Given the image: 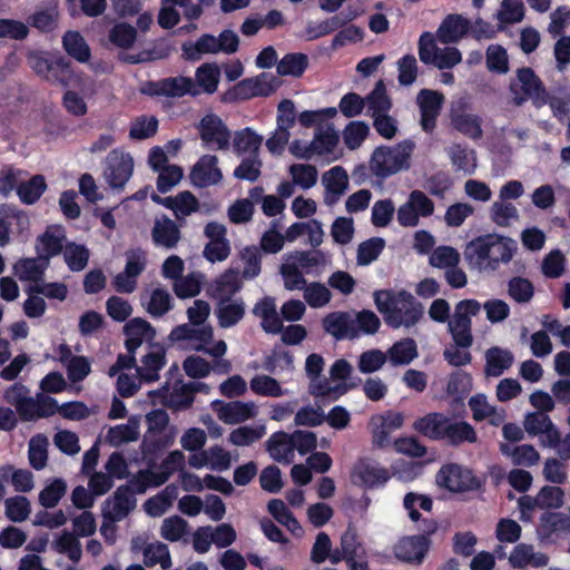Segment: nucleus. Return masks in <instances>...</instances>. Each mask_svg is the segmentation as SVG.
Returning a JSON list of instances; mask_svg holds the SVG:
<instances>
[{
  "label": "nucleus",
  "mask_w": 570,
  "mask_h": 570,
  "mask_svg": "<svg viewBox=\"0 0 570 570\" xmlns=\"http://www.w3.org/2000/svg\"><path fill=\"white\" fill-rule=\"evenodd\" d=\"M412 140H403L394 146L376 147L368 163H361L352 170L355 185L370 183L371 186H381L389 177L407 170L411 167V157L414 150Z\"/></svg>",
  "instance_id": "obj_1"
},
{
  "label": "nucleus",
  "mask_w": 570,
  "mask_h": 570,
  "mask_svg": "<svg viewBox=\"0 0 570 570\" xmlns=\"http://www.w3.org/2000/svg\"><path fill=\"white\" fill-rule=\"evenodd\" d=\"M413 428L430 440L445 441L452 446L478 441L476 431L469 422L453 420L440 412H432L417 419Z\"/></svg>",
  "instance_id": "obj_2"
},
{
  "label": "nucleus",
  "mask_w": 570,
  "mask_h": 570,
  "mask_svg": "<svg viewBox=\"0 0 570 570\" xmlns=\"http://www.w3.org/2000/svg\"><path fill=\"white\" fill-rule=\"evenodd\" d=\"M374 303L384 322L392 328L414 326L424 313L423 305L406 291H401L397 295L389 289L376 291Z\"/></svg>",
  "instance_id": "obj_3"
},
{
  "label": "nucleus",
  "mask_w": 570,
  "mask_h": 570,
  "mask_svg": "<svg viewBox=\"0 0 570 570\" xmlns=\"http://www.w3.org/2000/svg\"><path fill=\"white\" fill-rule=\"evenodd\" d=\"M509 91L517 107L530 100L535 108H541L549 101V92L543 81L531 67L517 69L515 77L510 80Z\"/></svg>",
  "instance_id": "obj_4"
},
{
  "label": "nucleus",
  "mask_w": 570,
  "mask_h": 570,
  "mask_svg": "<svg viewBox=\"0 0 570 570\" xmlns=\"http://www.w3.org/2000/svg\"><path fill=\"white\" fill-rule=\"evenodd\" d=\"M436 482L454 493L476 491L482 487L481 480L470 469L456 463L443 465L436 474Z\"/></svg>",
  "instance_id": "obj_5"
},
{
  "label": "nucleus",
  "mask_w": 570,
  "mask_h": 570,
  "mask_svg": "<svg viewBox=\"0 0 570 570\" xmlns=\"http://www.w3.org/2000/svg\"><path fill=\"white\" fill-rule=\"evenodd\" d=\"M134 171V159L130 154L112 149L107 158L104 177L112 189H124Z\"/></svg>",
  "instance_id": "obj_6"
},
{
  "label": "nucleus",
  "mask_w": 570,
  "mask_h": 570,
  "mask_svg": "<svg viewBox=\"0 0 570 570\" xmlns=\"http://www.w3.org/2000/svg\"><path fill=\"white\" fill-rule=\"evenodd\" d=\"M199 137L209 148L226 150L230 145V130L216 114L204 116L198 125Z\"/></svg>",
  "instance_id": "obj_7"
},
{
  "label": "nucleus",
  "mask_w": 570,
  "mask_h": 570,
  "mask_svg": "<svg viewBox=\"0 0 570 570\" xmlns=\"http://www.w3.org/2000/svg\"><path fill=\"white\" fill-rule=\"evenodd\" d=\"M189 179L193 186L206 188L217 185L223 179V173L218 167V157L215 155H203L191 167Z\"/></svg>",
  "instance_id": "obj_8"
},
{
  "label": "nucleus",
  "mask_w": 570,
  "mask_h": 570,
  "mask_svg": "<svg viewBox=\"0 0 570 570\" xmlns=\"http://www.w3.org/2000/svg\"><path fill=\"white\" fill-rule=\"evenodd\" d=\"M492 245L491 234L478 236L465 245L463 256L470 269L490 271Z\"/></svg>",
  "instance_id": "obj_9"
},
{
  "label": "nucleus",
  "mask_w": 570,
  "mask_h": 570,
  "mask_svg": "<svg viewBox=\"0 0 570 570\" xmlns=\"http://www.w3.org/2000/svg\"><path fill=\"white\" fill-rule=\"evenodd\" d=\"M444 96L435 90L422 89L417 95L420 108V124L425 132H432L436 126V119L441 112Z\"/></svg>",
  "instance_id": "obj_10"
},
{
  "label": "nucleus",
  "mask_w": 570,
  "mask_h": 570,
  "mask_svg": "<svg viewBox=\"0 0 570 570\" xmlns=\"http://www.w3.org/2000/svg\"><path fill=\"white\" fill-rule=\"evenodd\" d=\"M431 540L424 534L402 538L394 548L399 560L412 564H421L430 549Z\"/></svg>",
  "instance_id": "obj_11"
},
{
  "label": "nucleus",
  "mask_w": 570,
  "mask_h": 570,
  "mask_svg": "<svg viewBox=\"0 0 570 570\" xmlns=\"http://www.w3.org/2000/svg\"><path fill=\"white\" fill-rule=\"evenodd\" d=\"M214 337V331L210 325H203L200 328H195L189 324H180L175 326L169 335L168 340L171 343L183 342V341H191L190 348L200 352L205 350V345H208Z\"/></svg>",
  "instance_id": "obj_12"
},
{
  "label": "nucleus",
  "mask_w": 570,
  "mask_h": 570,
  "mask_svg": "<svg viewBox=\"0 0 570 570\" xmlns=\"http://www.w3.org/2000/svg\"><path fill=\"white\" fill-rule=\"evenodd\" d=\"M323 328L337 341L357 337L354 316L350 312L336 311L328 313L322 321Z\"/></svg>",
  "instance_id": "obj_13"
},
{
  "label": "nucleus",
  "mask_w": 570,
  "mask_h": 570,
  "mask_svg": "<svg viewBox=\"0 0 570 570\" xmlns=\"http://www.w3.org/2000/svg\"><path fill=\"white\" fill-rule=\"evenodd\" d=\"M150 351L142 356L141 366L136 372L141 382L153 383L159 380V371L166 365V350L159 343H150Z\"/></svg>",
  "instance_id": "obj_14"
},
{
  "label": "nucleus",
  "mask_w": 570,
  "mask_h": 570,
  "mask_svg": "<svg viewBox=\"0 0 570 570\" xmlns=\"http://www.w3.org/2000/svg\"><path fill=\"white\" fill-rule=\"evenodd\" d=\"M124 334L126 336L125 347L127 352L135 354L145 340H154L156 336V330L146 320L135 317L126 323L124 326Z\"/></svg>",
  "instance_id": "obj_15"
},
{
  "label": "nucleus",
  "mask_w": 570,
  "mask_h": 570,
  "mask_svg": "<svg viewBox=\"0 0 570 570\" xmlns=\"http://www.w3.org/2000/svg\"><path fill=\"white\" fill-rule=\"evenodd\" d=\"M352 476L366 489L383 487L391 478L385 468L363 461L355 465Z\"/></svg>",
  "instance_id": "obj_16"
},
{
  "label": "nucleus",
  "mask_w": 570,
  "mask_h": 570,
  "mask_svg": "<svg viewBox=\"0 0 570 570\" xmlns=\"http://www.w3.org/2000/svg\"><path fill=\"white\" fill-rule=\"evenodd\" d=\"M65 239L66 236L60 228L48 227L36 240V252L40 261L49 264L50 258L62 252Z\"/></svg>",
  "instance_id": "obj_17"
},
{
  "label": "nucleus",
  "mask_w": 570,
  "mask_h": 570,
  "mask_svg": "<svg viewBox=\"0 0 570 570\" xmlns=\"http://www.w3.org/2000/svg\"><path fill=\"white\" fill-rule=\"evenodd\" d=\"M181 233L178 225L167 216L156 219L151 229V238L156 246L175 248L180 240Z\"/></svg>",
  "instance_id": "obj_18"
},
{
  "label": "nucleus",
  "mask_w": 570,
  "mask_h": 570,
  "mask_svg": "<svg viewBox=\"0 0 570 570\" xmlns=\"http://www.w3.org/2000/svg\"><path fill=\"white\" fill-rule=\"evenodd\" d=\"M292 439V435L284 431H277L269 436L266 441V450L273 460L284 464H289L294 461Z\"/></svg>",
  "instance_id": "obj_19"
},
{
  "label": "nucleus",
  "mask_w": 570,
  "mask_h": 570,
  "mask_svg": "<svg viewBox=\"0 0 570 570\" xmlns=\"http://www.w3.org/2000/svg\"><path fill=\"white\" fill-rule=\"evenodd\" d=\"M514 362V356L509 350L493 346L485 352L484 373L489 377H499L504 371L510 368Z\"/></svg>",
  "instance_id": "obj_20"
},
{
  "label": "nucleus",
  "mask_w": 570,
  "mask_h": 570,
  "mask_svg": "<svg viewBox=\"0 0 570 570\" xmlns=\"http://www.w3.org/2000/svg\"><path fill=\"white\" fill-rule=\"evenodd\" d=\"M491 265L490 272L499 269L501 264H508L517 252L514 239L492 233Z\"/></svg>",
  "instance_id": "obj_21"
},
{
  "label": "nucleus",
  "mask_w": 570,
  "mask_h": 570,
  "mask_svg": "<svg viewBox=\"0 0 570 570\" xmlns=\"http://www.w3.org/2000/svg\"><path fill=\"white\" fill-rule=\"evenodd\" d=\"M468 29L469 21L465 18L460 14H449L438 29V39L444 45L456 42L468 32Z\"/></svg>",
  "instance_id": "obj_22"
},
{
  "label": "nucleus",
  "mask_w": 570,
  "mask_h": 570,
  "mask_svg": "<svg viewBox=\"0 0 570 570\" xmlns=\"http://www.w3.org/2000/svg\"><path fill=\"white\" fill-rule=\"evenodd\" d=\"M451 125L455 130L470 139L478 140L483 136L482 119L478 115L463 111L452 112Z\"/></svg>",
  "instance_id": "obj_23"
},
{
  "label": "nucleus",
  "mask_w": 570,
  "mask_h": 570,
  "mask_svg": "<svg viewBox=\"0 0 570 570\" xmlns=\"http://www.w3.org/2000/svg\"><path fill=\"white\" fill-rule=\"evenodd\" d=\"M181 50L185 59L196 61L200 59L202 55L219 53L218 38L210 33H204L196 42L183 43Z\"/></svg>",
  "instance_id": "obj_24"
},
{
  "label": "nucleus",
  "mask_w": 570,
  "mask_h": 570,
  "mask_svg": "<svg viewBox=\"0 0 570 570\" xmlns=\"http://www.w3.org/2000/svg\"><path fill=\"white\" fill-rule=\"evenodd\" d=\"M255 416L253 403L234 401L223 404L218 410V417L226 424H238Z\"/></svg>",
  "instance_id": "obj_25"
},
{
  "label": "nucleus",
  "mask_w": 570,
  "mask_h": 570,
  "mask_svg": "<svg viewBox=\"0 0 570 570\" xmlns=\"http://www.w3.org/2000/svg\"><path fill=\"white\" fill-rule=\"evenodd\" d=\"M242 286L239 272L228 268L216 279L214 296L223 303L229 302L240 291Z\"/></svg>",
  "instance_id": "obj_26"
},
{
  "label": "nucleus",
  "mask_w": 570,
  "mask_h": 570,
  "mask_svg": "<svg viewBox=\"0 0 570 570\" xmlns=\"http://www.w3.org/2000/svg\"><path fill=\"white\" fill-rule=\"evenodd\" d=\"M163 96L168 98H180L185 95L193 97L199 95L196 83L189 77H168L161 79Z\"/></svg>",
  "instance_id": "obj_27"
},
{
  "label": "nucleus",
  "mask_w": 570,
  "mask_h": 570,
  "mask_svg": "<svg viewBox=\"0 0 570 570\" xmlns=\"http://www.w3.org/2000/svg\"><path fill=\"white\" fill-rule=\"evenodd\" d=\"M218 324L223 328H229L239 323L245 315V303L243 298L223 303L216 308Z\"/></svg>",
  "instance_id": "obj_28"
},
{
  "label": "nucleus",
  "mask_w": 570,
  "mask_h": 570,
  "mask_svg": "<svg viewBox=\"0 0 570 570\" xmlns=\"http://www.w3.org/2000/svg\"><path fill=\"white\" fill-rule=\"evenodd\" d=\"M62 47L78 62H88L91 57L90 48L79 31H67L62 37Z\"/></svg>",
  "instance_id": "obj_29"
},
{
  "label": "nucleus",
  "mask_w": 570,
  "mask_h": 570,
  "mask_svg": "<svg viewBox=\"0 0 570 570\" xmlns=\"http://www.w3.org/2000/svg\"><path fill=\"white\" fill-rule=\"evenodd\" d=\"M135 508L136 498L132 489L128 484L118 487L114 493L112 521L126 518Z\"/></svg>",
  "instance_id": "obj_30"
},
{
  "label": "nucleus",
  "mask_w": 570,
  "mask_h": 570,
  "mask_svg": "<svg viewBox=\"0 0 570 570\" xmlns=\"http://www.w3.org/2000/svg\"><path fill=\"white\" fill-rule=\"evenodd\" d=\"M387 355L393 365H407L417 357L416 342L411 337L402 338L387 350Z\"/></svg>",
  "instance_id": "obj_31"
},
{
  "label": "nucleus",
  "mask_w": 570,
  "mask_h": 570,
  "mask_svg": "<svg viewBox=\"0 0 570 570\" xmlns=\"http://www.w3.org/2000/svg\"><path fill=\"white\" fill-rule=\"evenodd\" d=\"M49 264L37 258H22L14 264V273L20 281H41Z\"/></svg>",
  "instance_id": "obj_32"
},
{
  "label": "nucleus",
  "mask_w": 570,
  "mask_h": 570,
  "mask_svg": "<svg viewBox=\"0 0 570 570\" xmlns=\"http://www.w3.org/2000/svg\"><path fill=\"white\" fill-rule=\"evenodd\" d=\"M308 67V57L302 52L286 53L277 63L276 70L279 76L299 78Z\"/></svg>",
  "instance_id": "obj_33"
},
{
  "label": "nucleus",
  "mask_w": 570,
  "mask_h": 570,
  "mask_svg": "<svg viewBox=\"0 0 570 570\" xmlns=\"http://www.w3.org/2000/svg\"><path fill=\"white\" fill-rule=\"evenodd\" d=\"M500 450L503 454L510 455L514 465L533 466L540 460V454L531 444L517 445L510 449L508 444H501Z\"/></svg>",
  "instance_id": "obj_34"
},
{
  "label": "nucleus",
  "mask_w": 570,
  "mask_h": 570,
  "mask_svg": "<svg viewBox=\"0 0 570 570\" xmlns=\"http://www.w3.org/2000/svg\"><path fill=\"white\" fill-rule=\"evenodd\" d=\"M47 189L46 179L42 175H35L29 180L17 186V194L26 205L37 203Z\"/></svg>",
  "instance_id": "obj_35"
},
{
  "label": "nucleus",
  "mask_w": 570,
  "mask_h": 570,
  "mask_svg": "<svg viewBox=\"0 0 570 570\" xmlns=\"http://www.w3.org/2000/svg\"><path fill=\"white\" fill-rule=\"evenodd\" d=\"M364 99L371 111V116L389 112L392 108V101L386 94V87L383 80H379L373 90Z\"/></svg>",
  "instance_id": "obj_36"
},
{
  "label": "nucleus",
  "mask_w": 570,
  "mask_h": 570,
  "mask_svg": "<svg viewBox=\"0 0 570 570\" xmlns=\"http://www.w3.org/2000/svg\"><path fill=\"white\" fill-rule=\"evenodd\" d=\"M449 156L458 170H463L468 174L474 173L476 168V157L473 149L468 150V148L461 144H453L449 148Z\"/></svg>",
  "instance_id": "obj_37"
},
{
  "label": "nucleus",
  "mask_w": 570,
  "mask_h": 570,
  "mask_svg": "<svg viewBox=\"0 0 570 570\" xmlns=\"http://www.w3.org/2000/svg\"><path fill=\"white\" fill-rule=\"evenodd\" d=\"M163 391L165 394L168 393V389L166 386L163 390H159L158 393ZM194 401L195 397L193 395V390H190L188 383H185L179 387H175L169 395H166L164 404L175 411H181L189 409Z\"/></svg>",
  "instance_id": "obj_38"
},
{
  "label": "nucleus",
  "mask_w": 570,
  "mask_h": 570,
  "mask_svg": "<svg viewBox=\"0 0 570 570\" xmlns=\"http://www.w3.org/2000/svg\"><path fill=\"white\" fill-rule=\"evenodd\" d=\"M75 78L71 62L63 57L55 59L50 66L46 80L53 85L68 87Z\"/></svg>",
  "instance_id": "obj_39"
},
{
  "label": "nucleus",
  "mask_w": 570,
  "mask_h": 570,
  "mask_svg": "<svg viewBox=\"0 0 570 570\" xmlns=\"http://www.w3.org/2000/svg\"><path fill=\"white\" fill-rule=\"evenodd\" d=\"M89 250L85 245L68 243L63 250V258L71 272H80L89 262Z\"/></svg>",
  "instance_id": "obj_40"
},
{
  "label": "nucleus",
  "mask_w": 570,
  "mask_h": 570,
  "mask_svg": "<svg viewBox=\"0 0 570 570\" xmlns=\"http://www.w3.org/2000/svg\"><path fill=\"white\" fill-rule=\"evenodd\" d=\"M173 307L170 294L166 289L158 287L151 292L146 311L150 316L158 318L171 311Z\"/></svg>",
  "instance_id": "obj_41"
},
{
  "label": "nucleus",
  "mask_w": 570,
  "mask_h": 570,
  "mask_svg": "<svg viewBox=\"0 0 570 570\" xmlns=\"http://www.w3.org/2000/svg\"><path fill=\"white\" fill-rule=\"evenodd\" d=\"M385 247V240L381 237H371L362 242L357 247L356 261L360 266H366L379 258Z\"/></svg>",
  "instance_id": "obj_42"
},
{
  "label": "nucleus",
  "mask_w": 570,
  "mask_h": 570,
  "mask_svg": "<svg viewBox=\"0 0 570 570\" xmlns=\"http://www.w3.org/2000/svg\"><path fill=\"white\" fill-rule=\"evenodd\" d=\"M220 71L215 63H204L196 70V82L204 92L214 94L219 83Z\"/></svg>",
  "instance_id": "obj_43"
},
{
  "label": "nucleus",
  "mask_w": 570,
  "mask_h": 570,
  "mask_svg": "<svg viewBox=\"0 0 570 570\" xmlns=\"http://www.w3.org/2000/svg\"><path fill=\"white\" fill-rule=\"evenodd\" d=\"M108 38L117 48L129 49L137 39V31L127 22H118L109 30Z\"/></svg>",
  "instance_id": "obj_44"
},
{
  "label": "nucleus",
  "mask_w": 570,
  "mask_h": 570,
  "mask_svg": "<svg viewBox=\"0 0 570 570\" xmlns=\"http://www.w3.org/2000/svg\"><path fill=\"white\" fill-rule=\"evenodd\" d=\"M338 142V135L333 125L327 124L326 128H316L312 144H315V154L324 155L332 153Z\"/></svg>",
  "instance_id": "obj_45"
},
{
  "label": "nucleus",
  "mask_w": 570,
  "mask_h": 570,
  "mask_svg": "<svg viewBox=\"0 0 570 570\" xmlns=\"http://www.w3.org/2000/svg\"><path fill=\"white\" fill-rule=\"evenodd\" d=\"M250 390L262 396L279 397L284 395V391L279 382L269 375H256L250 382Z\"/></svg>",
  "instance_id": "obj_46"
},
{
  "label": "nucleus",
  "mask_w": 570,
  "mask_h": 570,
  "mask_svg": "<svg viewBox=\"0 0 570 570\" xmlns=\"http://www.w3.org/2000/svg\"><path fill=\"white\" fill-rule=\"evenodd\" d=\"M508 294L514 302L524 304L533 297L534 287L528 278L514 276L508 283Z\"/></svg>",
  "instance_id": "obj_47"
},
{
  "label": "nucleus",
  "mask_w": 570,
  "mask_h": 570,
  "mask_svg": "<svg viewBox=\"0 0 570 570\" xmlns=\"http://www.w3.org/2000/svg\"><path fill=\"white\" fill-rule=\"evenodd\" d=\"M472 390V377L468 372L459 371L450 375L446 393L458 400H463Z\"/></svg>",
  "instance_id": "obj_48"
},
{
  "label": "nucleus",
  "mask_w": 570,
  "mask_h": 570,
  "mask_svg": "<svg viewBox=\"0 0 570 570\" xmlns=\"http://www.w3.org/2000/svg\"><path fill=\"white\" fill-rule=\"evenodd\" d=\"M353 385L346 383H338L335 386H331L327 379H323L321 382L309 384L308 391L315 397H324L330 401H336L340 396L344 395Z\"/></svg>",
  "instance_id": "obj_49"
},
{
  "label": "nucleus",
  "mask_w": 570,
  "mask_h": 570,
  "mask_svg": "<svg viewBox=\"0 0 570 570\" xmlns=\"http://www.w3.org/2000/svg\"><path fill=\"white\" fill-rule=\"evenodd\" d=\"M265 434V426H239L229 434V442L237 446H247L262 439Z\"/></svg>",
  "instance_id": "obj_50"
},
{
  "label": "nucleus",
  "mask_w": 570,
  "mask_h": 570,
  "mask_svg": "<svg viewBox=\"0 0 570 570\" xmlns=\"http://www.w3.org/2000/svg\"><path fill=\"white\" fill-rule=\"evenodd\" d=\"M158 129V119L155 116H139L130 126L129 137L136 140H144L153 137Z\"/></svg>",
  "instance_id": "obj_51"
},
{
  "label": "nucleus",
  "mask_w": 570,
  "mask_h": 570,
  "mask_svg": "<svg viewBox=\"0 0 570 570\" xmlns=\"http://www.w3.org/2000/svg\"><path fill=\"white\" fill-rule=\"evenodd\" d=\"M261 144L262 137L254 132L249 127L236 131L233 139V147L237 154L256 151Z\"/></svg>",
  "instance_id": "obj_52"
},
{
  "label": "nucleus",
  "mask_w": 570,
  "mask_h": 570,
  "mask_svg": "<svg viewBox=\"0 0 570 570\" xmlns=\"http://www.w3.org/2000/svg\"><path fill=\"white\" fill-rule=\"evenodd\" d=\"M370 132V127L364 121H351L343 131V139L351 150L361 147Z\"/></svg>",
  "instance_id": "obj_53"
},
{
  "label": "nucleus",
  "mask_w": 570,
  "mask_h": 570,
  "mask_svg": "<svg viewBox=\"0 0 570 570\" xmlns=\"http://www.w3.org/2000/svg\"><path fill=\"white\" fill-rule=\"evenodd\" d=\"M323 181L328 193L340 196L347 187V173L343 167L335 166L324 174Z\"/></svg>",
  "instance_id": "obj_54"
},
{
  "label": "nucleus",
  "mask_w": 570,
  "mask_h": 570,
  "mask_svg": "<svg viewBox=\"0 0 570 570\" xmlns=\"http://www.w3.org/2000/svg\"><path fill=\"white\" fill-rule=\"evenodd\" d=\"M6 515L12 522H23L30 514V502L23 495L9 498L4 502Z\"/></svg>",
  "instance_id": "obj_55"
},
{
  "label": "nucleus",
  "mask_w": 570,
  "mask_h": 570,
  "mask_svg": "<svg viewBox=\"0 0 570 570\" xmlns=\"http://www.w3.org/2000/svg\"><path fill=\"white\" fill-rule=\"evenodd\" d=\"M289 174L293 177L294 184L303 189H309L317 181L316 167L309 164H294L289 167Z\"/></svg>",
  "instance_id": "obj_56"
},
{
  "label": "nucleus",
  "mask_w": 570,
  "mask_h": 570,
  "mask_svg": "<svg viewBox=\"0 0 570 570\" xmlns=\"http://www.w3.org/2000/svg\"><path fill=\"white\" fill-rule=\"evenodd\" d=\"M66 482L62 479H55L39 493V503L47 508H55L66 493Z\"/></svg>",
  "instance_id": "obj_57"
},
{
  "label": "nucleus",
  "mask_w": 570,
  "mask_h": 570,
  "mask_svg": "<svg viewBox=\"0 0 570 570\" xmlns=\"http://www.w3.org/2000/svg\"><path fill=\"white\" fill-rule=\"evenodd\" d=\"M138 435L139 433L135 425L118 424L108 430L106 440L111 446L117 448L124 443L136 441Z\"/></svg>",
  "instance_id": "obj_58"
},
{
  "label": "nucleus",
  "mask_w": 570,
  "mask_h": 570,
  "mask_svg": "<svg viewBox=\"0 0 570 570\" xmlns=\"http://www.w3.org/2000/svg\"><path fill=\"white\" fill-rule=\"evenodd\" d=\"M341 548L347 556V561H351L353 557H364L365 551L354 525L348 524L345 532L342 534Z\"/></svg>",
  "instance_id": "obj_59"
},
{
  "label": "nucleus",
  "mask_w": 570,
  "mask_h": 570,
  "mask_svg": "<svg viewBox=\"0 0 570 570\" xmlns=\"http://www.w3.org/2000/svg\"><path fill=\"white\" fill-rule=\"evenodd\" d=\"M460 255L458 250L451 246H439L430 256V264L438 268H450L458 266Z\"/></svg>",
  "instance_id": "obj_60"
},
{
  "label": "nucleus",
  "mask_w": 570,
  "mask_h": 570,
  "mask_svg": "<svg viewBox=\"0 0 570 570\" xmlns=\"http://www.w3.org/2000/svg\"><path fill=\"white\" fill-rule=\"evenodd\" d=\"M304 298L311 307L320 308L330 303L332 294L324 284L314 282L305 287Z\"/></svg>",
  "instance_id": "obj_61"
},
{
  "label": "nucleus",
  "mask_w": 570,
  "mask_h": 570,
  "mask_svg": "<svg viewBox=\"0 0 570 570\" xmlns=\"http://www.w3.org/2000/svg\"><path fill=\"white\" fill-rule=\"evenodd\" d=\"M58 12L53 8L38 10L29 17L31 27L41 32H51L57 27Z\"/></svg>",
  "instance_id": "obj_62"
},
{
  "label": "nucleus",
  "mask_w": 570,
  "mask_h": 570,
  "mask_svg": "<svg viewBox=\"0 0 570 570\" xmlns=\"http://www.w3.org/2000/svg\"><path fill=\"white\" fill-rule=\"evenodd\" d=\"M487 67L490 71L507 73L509 70V59L507 50L502 46L491 45L487 49Z\"/></svg>",
  "instance_id": "obj_63"
},
{
  "label": "nucleus",
  "mask_w": 570,
  "mask_h": 570,
  "mask_svg": "<svg viewBox=\"0 0 570 570\" xmlns=\"http://www.w3.org/2000/svg\"><path fill=\"white\" fill-rule=\"evenodd\" d=\"M397 80L401 86H411L417 77L416 58L407 53L397 60Z\"/></svg>",
  "instance_id": "obj_64"
}]
</instances>
